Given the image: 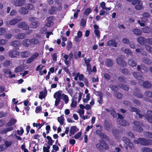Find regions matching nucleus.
<instances>
[{"instance_id":"nucleus-8","label":"nucleus","mask_w":152,"mask_h":152,"mask_svg":"<svg viewBox=\"0 0 152 152\" xmlns=\"http://www.w3.org/2000/svg\"><path fill=\"white\" fill-rule=\"evenodd\" d=\"M145 117L149 122L152 124V111H148Z\"/></svg>"},{"instance_id":"nucleus-57","label":"nucleus","mask_w":152,"mask_h":152,"mask_svg":"<svg viewBox=\"0 0 152 152\" xmlns=\"http://www.w3.org/2000/svg\"><path fill=\"white\" fill-rule=\"evenodd\" d=\"M87 115H83L81 116V117L82 118L83 120H85L86 119H87L89 118H90L89 115L90 114V113H87Z\"/></svg>"},{"instance_id":"nucleus-52","label":"nucleus","mask_w":152,"mask_h":152,"mask_svg":"<svg viewBox=\"0 0 152 152\" xmlns=\"http://www.w3.org/2000/svg\"><path fill=\"white\" fill-rule=\"evenodd\" d=\"M126 145L127 148H129L131 149H133L134 148L133 144L130 142Z\"/></svg>"},{"instance_id":"nucleus-12","label":"nucleus","mask_w":152,"mask_h":152,"mask_svg":"<svg viewBox=\"0 0 152 152\" xmlns=\"http://www.w3.org/2000/svg\"><path fill=\"white\" fill-rule=\"evenodd\" d=\"M107 45L108 46H111L113 45L114 47H117V43L115 39H111L109 40L107 43Z\"/></svg>"},{"instance_id":"nucleus-34","label":"nucleus","mask_w":152,"mask_h":152,"mask_svg":"<svg viewBox=\"0 0 152 152\" xmlns=\"http://www.w3.org/2000/svg\"><path fill=\"white\" fill-rule=\"evenodd\" d=\"M146 71L147 69L146 67L143 64H141L140 65H138L137 66V70L139 71L140 70V68Z\"/></svg>"},{"instance_id":"nucleus-23","label":"nucleus","mask_w":152,"mask_h":152,"mask_svg":"<svg viewBox=\"0 0 152 152\" xmlns=\"http://www.w3.org/2000/svg\"><path fill=\"white\" fill-rule=\"evenodd\" d=\"M142 31L145 33H149L151 31V29L149 27L145 26L142 29Z\"/></svg>"},{"instance_id":"nucleus-38","label":"nucleus","mask_w":152,"mask_h":152,"mask_svg":"<svg viewBox=\"0 0 152 152\" xmlns=\"http://www.w3.org/2000/svg\"><path fill=\"white\" fill-rule=\"evenodd\" d=\"M142 152H152V149L147 147H144L142 149Z\"/></svg>"},{"instance_id":"nucleus-61","label":"nucleus","mask_w":152,"mask_h":152,"mask_svg":"<svg viewBox=\"0 0 152 152\" xmlns=\"http://www.w3.org/2000/svg\"><path fill=\"white\" fill-rule=\"evenodd\" d=\"M82 134V132H79L77 134H75L74 137L75 139H77L79 138L81 136Z\"/></svg>"},{"instance_id":"nucleus-7","label":"nucleus","mask_w":152,"mask_h":152,"mask_svg":"<svg viewBox=\"0 0 152 152\" xmlns=\"http://www.w3.org/2000/svg\"><path fill=\"white\" fill-rule=\"evenodd\" d=\"M18 26L20 28H22L24 30H27L29 28L28 26L24 22L19 23L18 24Z\"/></svg>"},{"instance_id":"nucleus-22","label":"nucleus","mask_w":152,"mask_h":152,"mask_svg":"<svg viewBox=\"0 0 152 152\" xmlns=\"http://www.w3.org/2000/svg\"><path fill=\"white\" fill-rule=\"evenodd\" d=\"M16 122V120L14 118H12L9 121V122L7 124V126H12Z\"/></svg>"},{"instance_id":"nucleus-62","label":"nucleus","mask_w":152,"mask_h":152,"mask_svg":"<svg viewBox=\"0 0 152 152\" xmlns=\"http://www.w3.org/2000/svg\"><path fill=\"white\" fill-rule=\"evenodd\" d=\"M115 96L119 99H121L122 97V95L121 93L117 92L115 95Z\"/></svg>"},{"instance_id":"nucleus-15","label":"nucleus","mask_w":152,"mask_h":152,"mask_svg":"<svg viewBox=\"0 0 152 152\" xmlns=\"http://www.w3.org/2000/svg\"><path fill=\"white\" fill-rule=\"evenodd\" d=\"M62 91H57L54 94L53 97L55 99H60L61 96Z\"/></svg>"},{"instance_id":"nucleus-5","label":"nucleus","mask_w":152,"mask_h":152,"mask_svg":"<svg viewBox=\"0 0 152 152\" xmlns=\"http://www.w3.org/2000/svg\"><path fill=\"white\" fill-rule=\"evenodd\" d=\"M139 141L140 144L144 145H152V140H145L143 138H140Z\"/></svg>"},{"instance_id":"nucleus-41","label":"nucleus","mask_w":152,"mask_h":152,"mask_svg":"<svg viewBox=\"0 0 152 152\" xmlns=\"http://www.w3.org/2000/svg\"><path fill=\"white\" fill-rule=\"evenodd\" d=\"M106 64L108 66H111L113 64V63L111 60H110L109 59H107L106 60Z\"/></svg>"},{"instance_id":"nucleus-64","label":"nucleus","mask_w":152,"mask_h":152,"mask_svg":"<svg viewBox=\"0 0 152 152\" xmlns=\"http://www.w3.org/2000/svg\"><path fill=\"white\" fill-rule=\"evenodd\" d=\"M145 94L146 95L152 98V92L151 91H146Z\"/></svg>"},{"instance_id":"nucleus-44","label":"nucleus","mask_w":152,"mask_h":152,"mask_svg":"<svg viewBox=\"0 0 152 152\" xmlns=\"http://www.w3.org/2000/svg\"><path fill=\"white\" fill-rule=\"evenodd\" d=\"M19 45V41H13L10 43L11 45H13L15 47H16V46H18Z\"/></svg>"},{"instance_id":"nucleus-58","label":"nucleus","mask_w":152,"mask_h":152,"mask_svg":"<svg viewBox=\"0 0 152 152\" xmlns=\"http://www.w3.org/2000/svg\"><path fill=\"white\" fill-rule=\"evenodd\" d=\"M84 59L85 61V63L86 65H88L89 64H90L89 63L91 60V58H88L87 59L86 58H85Z\"/></svg>"},{"instance_id":"nucleus-2","label":"nucleus","mask_w":152,"mask_h":152,"mask_svg":"<svg viewBox=\"0 0 152 152\" xmlns=\"http://www.w3.org/2000/svg\"><path fill=\"white\" fill-rule=\"evenodd\" d=\"M62 56L64 58V62L67 66H69L70 64L71 60L72 59L73 54L72 52H71L69 55L64 54L63 53L61 54Z\"/></svg>"},{"instance_id":"nucleus-25","label":"nucleus","mask_w":152,"mask_h":152,"mask_svg":"<svg viewBox=\"0 0 152 152\" xmlns=\"http://www.w3.org/2000/svg\"><path fill=\"white\" fill-rule=\"evenodd\" d=\"M132 32L134 34L137 35H139L141 34L142 32L139 29H134L133 30Z\"/></svg>"},{"instance_id":"nucleus-13","label":"nucleus","mask_w":152,"mask_h":152,"mask_svg":"<svg viewBox=\"0 0 152 152\" xmlns=\"http://www.w3.org/2000/svg\"><path fill=\"white\" fill-rule=\"evenodd\" d=\"M78 130L79 129L77 128L76 126H71L70 127L69 133L70 134L72 135Z\"/></svg>"},{"instance_id":"nucleus-21","label":"nucleus","mask_w":152,"mask_h":152,"mask_svg":"<svg viewBox=\"0 0 152 152\" xmlns=\"http://www.w3.org/2000/svg\"><path fill=\"white\" fill-rule=\"evenodd\" d=\"M145 39L142 37H140L137 38L138 42L140 44H142L145 43Z\"/></svg>"},{"instance_id":"nucleus-9","label":"nucleus","mask_w":152,"mask_h":152,"mask_svg":"<svg viewBox=\"0 0 152 152\" xmlns=\"http://www.w3.org/2000/svg\"><path fill=\"white\" fill-rule=\"evenodd\" d=\"M129 110L132 112H135L137 115L136 117H139L140 118L142 117V115L139 113V111L137 110L136 108L133 107H130L129 108Z\"/></svg>"},{"instance_id":"nucleus-50","label":"nucleus","mask_w":152,"mask_h":152,"mask_svg":"<svg viewBox=\"0 0 152 152\" xmlns=\"http://www.w3.org/2000/svg\"><path fill=\"white\" fill-rule=\"evenodd\" d=\"M42 110V108L40 107L37 106L36 108L35 112L36 113H39L41 112Z\"/></svg>"},{"instance_id":"nucleus-30","label":"nucleus","mask_w":152,"mask_h":152,"mask_svg":"<svg viewBox=\"0 0 152 152\" xmlns=\"http://www.w3.org/2000/svg\"><path fill=\"white\" fill-rule=\"evenodd\" d=\"M90 94H88L86 95L85 98L83 99V101L84 103H87L90 100Z\"/></svg>"},{"instance_id":"nucleus-26","label":"nucleus","mask_w":152,"mask_h":152,"mask_svg":"<svg viewBox=\"0 0 152 152\" xmlns=\"http://www.w3.org/2000/svg\"><path fill=\"white\" fill-rule=\"evenodd\" d=\"M72 103L71 104V106L72 107L75 108L77 106V102L75 99V98H72Z\"/></svg>"},{"instance_id":"nucleus-60","label":"nucleus","mask_w":152,"mask_h":152,"mask_svg":"<svg viewBox=\"0 0 152 152\" xmlns=\"http://www.w3.org/2000/svg\"><path fill=\"white\" fill-rule=\"evenodd\" d=\"M125 53L128 55H132V53L131 51L128 49H126L124 50Z\"/></svg>"},{"instance_id":"nucleus-54","label":"nucleus","mask_w":152,"mask_h":152,"mask_svg":"<svg viewBox=\"0 0 152 152\" xmlns=\"http://www.w3.org/2000/svg\"><path fill=\"white\" fill-rule=\"evenodd\" d=\"M44 67V66H41V65H39L37 66L36 69V71H41L42 70V69Z\"/></svg>"},{"instance_id":"nucleus-19","label":"nucleus","mask_w":152,"mask_h":152,"mask_svg":"<svg viewBox=\"0 0 152 152\" xmlns=\"http://www.w3.org/2000/svg\"><path fill=\"white\" fill-rule=\"evenodd\" d=\"M146 20L144 17H142L141 18V20H138V22L141 26H144L145 25V23Z\"/></svg>"},{"instance_id":"nucleus-4","label":"nucleus","mask_w":152,"mask_h":152,"mask_svg":"<svg viewBox=\"0 0 152 152\" xmlns=\"http://www.w3.org/2000/svg\"><path fill=\"white\" fill-rule=\"evenodd\" d=\"M117 114L118 117L117 121L118 124L124 126H126L128 124V122L123 119V117L122 115H120L119 113H118Z\"/></svg>"},{"instance_id":"nucleus-56","label":"nucleus","mask_w":152,"mask_h":152,"mask_svg":"<svg viewBox=\"0 0 152 152\" xmlns=\"http://www.w3.org/2000/svg\"><path fill=\"white\" fill-rule=\"evenodd\" d=\"M10 64V61H5L3 64L4 66L5 67H7L9 66Z\"/></svg>"},{"instance_id":"nucleus-14","label":"nucleus","mask_w":152,"mask_h":152,"mask_svg":"<svg viewBox=\"0 0 152 152\" xmlns=\"http://www.w3.org/2000/svg\"><path fill=\"white\" fill-rule=\"evenodd\" d=\"M117 62L118 64L121 66H124L126 65V63L121 58H118L117 59Z\"/></svg>"},{"instance_id":"nucleus-27","label":"nucleus","mask_w":152,"mask_h":152,"mask_svg":"<svg viewBox=\"0 0 152 152\" xmlns=\"http://www.w3.org/2000/svg\"><path fill=\"white\" fill-rule=\"evenodd\" d=\"M26 36L25 34L24 33L18 34L16 36V38L18 39H22L24 38Z\"/></svg>"},{"instance_id":"nucleus-33","label":"nucleus","mask_w":152,"mask_h":152,"mask_svg":"<svg viewBox=\"0 0 152 152\" xmlns=\"http://www.w3.org/2000/svg\"><path fill=\"white\" fill-rule=\"evenodd\" d=\"M21 55L23 58L27 57L30 55V53L28 51H24L21 53Z\"/></svg>"},{"instance_id":"nucleus-16","label":"nucleus","mask_w":152,"mask_h":152,"mask_svg":"<svg viewBox=\"0 0 152 152\" xmlns=\"http://www.w3.org/2000/svg\"><path fill=\"white\" fill-rule=\"evenodd\" d=\"M21 20L20 18H16L15 19L11 20L9 22L10 25H14L18 22H19Z\"/></svg>"},{"instance_id":"nucleus-42","label":"nucleus","mask_w":152,"mask_h":152,"mask_svg":"<svg viewBox=\"0 0 152 152\" xmlns=\"http://www.w3.org/2000/svg\"><path fill=\"white\" fill-rule=\"evenodd\" d=\"M47 139L48 140V144L50 145H52L53 144V141L51 137L49 136H47Z\"/></svg>"},{"instance_id":"nucleus-48","label":"nucleus","mask_w":152,"mask_h":152,"mask_svg":"<svg viewBox=\"0 0 152 152\" xmlns=\"http://www.w3.org/2000/svg\"><path fill=\"white\" fill-rule=\"evenodd\" d=\"M56 9L54 7H52L49 10V13L51 14H53L56 10Z\"/></svg>"},{"instance_id":"nucleus-20","label":"nucleus","mask_w":152,"mask_h":152,"mask_svg":"<svg viewBox=\"0 0 152 152\" xmlns=\"http://www.w3.org/2000/svg\"><path fill=\"white\" fill-rule=\"evenodd\" d=\"M140 74L137 72H134L133 75L137 79L139 80H141V81H142V80L143 79L142 76L140 75Z\"/></svg>"},{"instance_id":"nucleus-1","label":"nucleus","mask_w":152,"mask_h":152,"mask_svg":"<svg viewBox=\"0 0 152 152\" xmlns=\"http://www.w3.org/2000/svg\"><path fill=\"white\" fill-rule=\"evenodd\" d=\"M40 42L39 40L36 38H33L31 39H26L23 40V44L26 47H31L34 46L35 45L39 44Z\"/></svg>"},{"instance_id":"nucleus-36","label":"nucleus","mask_w":152,"mask_h":152,"mask_svg":"<svg viewBox=\"0 0 152 152\" xmlns=\"http://www.w3.org/2000/svg\"><path fill=\"white\" fill-rule=\"evenodd\" d=\"M51 18L50 17L47 19L48 22L46 24V26L47 27H49L50 26L53 24V22H52L51 20Z\"/></svg>"},{"instance_id":"nucleus-11","label":"nucleus","mask_w":152,"mask_h":152,"mask_svg":"<svg viewBox=\"0 0 152 152\" xmlns=\"http://www.w3.org/2000/svg\"><path fill=\"white\" fill-rule=\"evenodd\" d=\"M19 53L15 50H12L9 53V56L11 58H15L18 56Z\"/></svg>"},{"instance_id":"nucleus-10","label":"nucleus","mask_w":152,"mask_h":152,"mask_svg":"<svg viewBox=\"0 0 152 152\" xmlns=\"http://www.w3.org/2000/svg\"><path fill=\"white\" fill-rule=\"evenodd\" d=\"M25 0H16L15 2V4L17 6H21L26 3Z\"/></svg>"},{"instance_id":"nucleus-37","label":"nucleus","mask_w":152,"mask_h":152,"mask_svg":"<svg viewBox=\"0 0 152 152\" xmlns=\"http://www.w3.org/2000/svg\"><path fill=\"white\" fill-rule=\"evenodd\" d=\"M12 143L11 141L6 140L4 142V144L6 147L8 148L10 146Z\"/></svg>"},{"instance_id":"nucleus-18","label":"nucleus","mask_w":152,"mask_h":152,"mask_svg":"<svg viewBox=\"0 0 152 152\" xmlns=\"http://www.w3.org/2000/svg\"><path fill=\"white\" fill-rule=\"evenodd\" d=\"M47 94V91L46 90L44 92L41 91L39 93V97L40 99H42L45 98Z\"/></svg>"},{"instance_id":"nucleus-6","label":"nucleus","mask_w":152,"mask_h":152,"mask_svg":"<svg viewBox=\"0 0 152 152\" xmlns=\"http://www.w3.org/2000/svg\"><path fill=\"white\" fill-rule=\"evenodd\" d=\"M133 124L134 125V130L139 132H142V129L140 126V125L141 124L139 122L134 121L133 122Z\"/></svg>"},{"instance_id":"nucleus-46","label":"nucleus","mask_w":152,"mask_h":152,"mask_svg":"<svg viewBox=\"0 0 152 152\" xmlns=\"http://www.w3.org/2000/svg\"><path fill=\"white\" fill-rule=\"evenodd\" d=\"M102 148H104L105 149L107 150L109 148V147L107 144L106 143L104 142H102Z\"/></svg>"},{"instance_id":"nucleus-51","label":"nucleus","mask_w":152,"mask_h":152,"mask_svg":"<svg viewBox=\"0 0 152 152\" xmlns=\"http://www.w3.org/2000/svg\"><path fill=\"white\" fill-rule=\"evenodd\" d=\"M145 48L148 51L151 53H152V48H151L149 45H146Z\"/></svg>"},{"instance_id":"nucleus-29","label":"nucleus","mask_w":152,"mask_h":152,"mask_svg":"<svg viewBox=\"0 0 152 152\" xmlns=\"http://www.w3.org/2000/svg\"><path fill=\"white\" fill-rule=\"evenodd\" d=\"M19 12L20 13L25 14L28 12V11L25 8L21 7L19 10Z\"/></svg>"},{"instance_id":"nucleus-45","label":"nucleus","mask_w":152,"mask_h":152,"mask_svg":"<svg viewBox=\"0 0 152 152\" xmlns=\"http://www.w3.org/2000/svg\"><path fill=\"white\" fill-rule=\"evenodd\" d=\"M66 90L67 91L69 94L71 96H72L73 94V90L71 88H66Z\"/></svg>"},{"instance_id":"nucleus-40","label":"nucleus","mask_w":152,"mask_h":152,"mask_svg":"<svg viewBox=\"0 0 152 152\" xmlns=\"http://www.w3.org/2000/svg\"><path fill=\"white\" fill-rule=\"evenodd\" d=\"M50 146L49 145H47L46 146H44L43 147V152H50Z\"/></svg>"},{"instance_id":"nucleus-53","label":"nucleus","mask_w":152,"mask_h":152,"mask_svg":"<svg viewBox=\"0 0 152 152\" xmlns=\"http://www.w3.org/2000/svg\"><path fill=\"white\" fill-rule=\"evenodd\" d=\"M23 69V68L20 66H18L15 69V71L16 72H21Z\"/></svg>"},{"instance_id":"nucleus-35","label":"nucleus","mask_w":152,"mask_h":152,"mask_svg":"<svg viewBox=\"0 0 152 152\" xmlns=\"http://www.w3.org/2000/svg\"><path fill=\"white\" fill-rule=\"evenodd\" d=\"M58 121L60 123V125H62L64 123V117L62 116L58 117Z\"/></svg>"},{"instance_id":"nucleus-49","label":"nucleus","mask_w":152,"mask_h":152,"mask_svg":"<svg viewBox=\"0 0 152 152\" xmlns=\"http://www.w3.org/2000/svg\"><path fill=\"white\" fill-rule=\"evenodd\" d=\"M119 86L122 89L125 90L126 91H128L129 90V88L126 85L121 84L119 85Z\"/></svg>"},{"instance_id":"nucleus-47","label":"nucleus","mask_w":152,"mask_h":152,"mask_svg":"<svg viewBox=\"0 0 152 152\" xmlns=\"http://www.w3.org/2000/svg\"><path fill=\"white\" fill-rule=\"evenodd\" d=\"M102 142H99V143L96 145V146L99 150H102Z\"/></svg>"},{"instance_id":"nucleus-43","label":"nucleus","mask_w":152,"mask_h":152,"mask_svg":"<svg viewBox=\"0 0 152 152\" xmlns=\"http://www.w3.org/2000/svg\"><path fill=\"white\" fill-rule=\"evenodd\" d=\"M20 130H17V134L21 136L22 135L24 132V130L22 127H20Z\"/></svg>"},{"instance_id":"nucleus-28","label":"nucleus","mask_w":152,"mask_h":152,"mask_svg":"<svg viewBox=\"0 0 152 152\" xmlns=\"http://www.w3.org/2000/svg\"><path fill=\"white\" fill-rule=\"evenodd\" d=\"M143 86L145 88H149L151 86V83L148 81H146L143 83Z\"/></svg>"},{"instance_id":"nucleus-39","label":"nucleus","mask_w":152,"mask_h":152,"mask_svg":"<svg viewBox=\"0 0 152 152\" xmlns=\"http://www.w3.org/2000/svg\"><path fill=\"white\" fill-rule=\"evenodd\" d=\"M92 12L91 9L90 8H87L86 9L84 12V14L87 15H88Z\"/></svg>"},{"instance_id":"nucleus-17","label":"nucleus","mask_w":152,"mask_h":152,"mask_svg":"<svg viewBox=\"0 0 152 152\" xmlns=\"http://www.w3.org/2000/svg\"><path fill=\"white\" fill-rule=\"evenodd\" d=\"M61 96L62 99L64 101L65 103L67 104L69 101V99L68 96L64 94H62Z\"/></svg>"},{"instance_id":"nucleus-32","label":"nucleus","mask_w":152,"mask_h":152,"mask_svg":"<svg viewBox=\"0 0 152 152\" xmlns=\"http://www.w3.org/2000/svg\"><path fill=\"white\" fill-rule=\"evenodd\" d=\"M38 22L36 21L30 24V26L31 28H35L38 26Z\"/></svg>"},{"instance_id":"nucleus-3","label":"nucleus","mask_w":152,"mask_h":152,"mask_svg":"<svg viewBox=\"0 0 152 152\" xmlns=\"http://www.w3.org/2000/svg\"><path fill=\"white\" fill-rule=\"evenodd\" d=\"M132 4L133 5H135V8L137 10H141L143 9V3L140 0H134Z\"/></svg>"},{"instance_id":"nucleus-24","label":"nucleus","mask_w":152,"mask_h":152,"mask_svg":"<svg viewBox=\"0 0 152 152\" xmlns=\"http://www.w3.org/2000/svg\"><path fill=\"white\" fill-rule=\"evenodd\" d=\"M128 63L129 65L132 67L135 66L137 65L136 62L132 59H129Z\"/></svg>"},{"instance_id":"nucleus-59","label":"nucleus","mask_w":152,"mask_h":152,"mask_svg":"<svg viewBox=\"0 0 152 152\" xmlns=\"http://www.w3.org/2000/svg\"><path fill=\"white\" fill-rule=\"evenodd\" d=\"M143 61L144 63L150 64L151 63V60L148 58H145L143 60Z\"/></svg>"},{"instance_id":"nucleus-55","label":"nucleus","mask_w":152,"mask_h":152,"mask_svg":"<svg viewBox=\"0 0 152 152\" xmlns=\"http://www.w3.org/2000/svg\"><path fill=\"white\" fill-rule=\"evenodd\" d=\"M94 32L95 35L97 36V37L99 38L100 37V32L99 30H94Z\"/></svg>"},{"instance_id":"nucleus-63","label":"nucleus","mask_w":152,"mask_h":152,"mask_svg":"<svg viewBox=\"0 0 152 152\" xmlns=\"http://www.w3.org/2000/svg\"><path fill=\"white\" fill-rule=\"evenodd\" d=\"M146 42L149 44L152 45V39L150 38L145 39V43Z\"/></svg>"},{"instance_id":"nucleus-31","label":"nucleus","mask_w":152,"mask_h":152,"mask_svg":"<svg viewBox=\"0 0 152 152\" xmlns=\"http://www.w3.org/2000/svg\"><path fill=\"white\" fill-rule=\"evenodd\" d=\"M144 135L148 138H152V133L150 132H144Z\"/></svg>"}]
</instances>
